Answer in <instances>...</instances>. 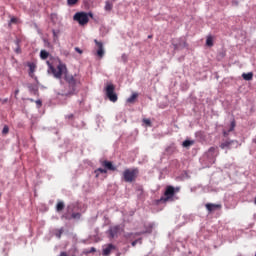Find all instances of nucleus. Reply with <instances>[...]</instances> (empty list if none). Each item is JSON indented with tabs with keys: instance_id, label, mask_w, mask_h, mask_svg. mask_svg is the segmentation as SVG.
<instances>
[{
	"instance_id": "obj_1",
	"label": "nucleus",
	"mask_w": 256,
	"mask_h": 256,
	"mask_svg": "<svg viewBox=\"0 0 256 256\" xmlns=\"http://www.w3.org/2000/svg\"><path fill=\"white\" fill-rule=\"evenodd\" d=\"M46 65H48V71L52 73L55 79H62L63 77L66 82L67 87L64 90L63 95L66 97H69V95H75L78 85H81V78H79L77 74H70L67 69V65L63 64V62H59L56 68L49 61L46 62Z\"/></svg>"
},
{
	"instance_id": "obj_2",
	"label": "nucleus",
	"mask_w": 256,
	"mask_h": 256,
	"mask_svg": "<svg viewBox=\"0 0 256 256\" xmlns=\"http://www.w3.org/2000/svg\"><path fill=\"white\" fill-rule=\"evenodd\" d=\"M139 177V168H127L122 173V179L125 183H133Z\"/></svg>"
},
{
	"instance_id": "obj_3",
	"label": "nucleus",
	"mask_w": 256,
	"mask_h": 256,
	"mask_svg": "<svg viewBox=\"0 0 256 256\" xmlns=\"http://www.w3.org/2000/svg\"><path fill=\"white\" fill-rule=\"evenodd\" d=\"M89 17L93 19V13L89 12H77L74 16L73 19L79 23L82 27L87 25L89 23Z\"/></svg>"
},
{
	"instance_id": "obj_4",
	"label": "nucleus",
	"mask_w": 256,
	"mask_h": 256,
	"mask_svg": "<svg viewBox=\"0 0 256 256\" xmlns=\"http://www.w3.org/2000/svg\"><path fill=\"white\" fill-rule=\"evenodd\" d=\"M175 197V187L167 186L164 192V197H161L158 200V203H167V201H171Z\"/></svg>"
},
{
	"instance_id": "obj_5",
	"label": "nucleus",
	"mask_w": 256,
	"mask_h": 256,
	"mask_svg": "<svg viewBox=\"0 0 256 256\" xmlns=\"http://www.w3.org/2000/svg\"><path fill=\"white\" fill-rule=\"evenodd\" d=\"M106 91V97H108L109 101L112 103H117V94L115 93V85L109 84L105 88Z\"/></svg>"
},
{
	"instance_id": "obj_6",
	"label": "nucleus",
	"mask_w": 256,
	"mask_h": 256,
	"mask_svg": "<svg viewBox=\"0 0 256 256\" xmlns=\"http://www.w3.org/2000/svg\"><path fill=\"white\" fill-rule=\"evenodd\" d=\"M239 145L237 140H225L220 144V149H237Z\"/></svg>"
},
{
	"instance_id": "obj_7",
	"label": "nucleus",
	"mask_w": 256,
	"mask_h": 256,
	"mask_svg": "<svg viewBox=\"0 0 256 256\" xmlns=\"http://www.w3.org/2000/svg\"><path fill=\"white\" fill-rule=\"evenodd\" d=\"M94 43L96 47H98V50L96 52L97 57H99V59H103V57L105 56V49L103 48V42H100L97 39H95Z\"/></svg>"
},
{
	"instance_id": "obj_8",
	"label": "nucleus",
	"mask_w": 256,
	"mask_h": 256,
	"mask_svg": "<svg viewBox=\"0 0 256 256\" xmlns=\"http://www.w3.org/2000/svg\"><path fill=\"white\" fill-rule=\"evenodd\" d=\"M120 231H121V226L120 225L110 227L109 230H108L110 238L115 239V237H117V235H119Z\"/></svg>"
},
{
	"instance_id": "obj_9",
	"label": "nucleus",
	"mask_w": 256,
	"mask_h": 256,
	"mask_svg": "<svg viewBox=\"0 0 256 256\" xmlns=\"http://www.w3.org/2000/svg\"><path fill=\"white\" fill-rule=\"evenodd\" d=\"M101 165L104 169H108V171H117V167H115L111 161L104 160L101 162Z\"/></svg>"
},
{
	"instance_id": "obj_10",
	"label": "nucleus",
	"mask_w": 256,
	"mask_h": 256,
	"mask_svg": "<svg viewBox=\"0 0 256 256\" xmlns=\"http://www.w3.org/2000/svg\"><path fill=\"white\" fill-rule=\"evenodd\" d=\"M116 247L113 244H108L106 248L103 249L102 255L110 256L112 251H115Z\"/></svg>"
},
{
	"instance_id": "obj_11",
	"label": "nucleus",
	"mask_w": 256,
	"mask_h": 256,
	"mask_svg": "<svg viewBox=\"0 0 256 256\" xmlns=\"http://www.w3.org/2000/svg\"><path fill=\"white\" fill-rule=\"evenodd\" d=\"M207 211H209V213H212V211H215V209H221V204H212V203H207L205 205Z\"/></svg>"
},
{
	"instance_id": "obj_12",
	"label": "nucleus",
	"mask_w": 256,
	"mask_h": 256,
	"mask_svg": "<svg viewBox=\"0 0 256 256\" xmlns=\"http://www.w3.org/2000/svg\"><path fill=\"white\" fill-rule=\"evenodd\" d=\"M235 127H236V122H235V120H232L231 124H230L229 130L228 131L227 130L223 131L224 137H228L229 133H231V131H235Z\"/></svg>"
},
{
	"instance_id": "obj_13",
	"label": "nucleus",
	"mask_w": 256,
	"mask_h": 256,
	"mask_svg": "<svg viewBox=\"0 0 256 256\" xmlns=\"http://www.w3.org/2000/svg\"><path fill=\"white\" fill-rule=\"evenodd\" d=\"M96 179H99V175H107V169L105 168H98L94 171Z\"/></svg>"
},
{
	"instance_id": "obj_14",
	"label": "nucleus",
	"mask_w": 256,
	"mask_h": 256,
	"mask_svg": "<svg viewBox=\"0 0 256 256\" xmlns=\"http://www.w3.org/2000/svg\"><path fill=\"white\" fill-rule=\"evenodd\" d=\"M65 209V202L64 201H58L56 204V211L57 213H61Z\"/></svg>"
},
{
	"instance_id": "obj_15",
	"label": "nucleus",
	"mask_w": 256,
	"mask_h": 256,
	"mask_svg": "<svg viewBox=\"0 0 256 256\" xmlns=\"http://www.w3.org/2000/svg\"><path fill=\"white\" fill-rule=\"evenodd\" d=\"M242 78L244 81H253V72L243 73Z\"/></svg>"
},
{
	"instance_id": "obj_16",
	"label": "nucleus",
	"mask_w": 256,
	"mask_h": 256,
	"mask_svg": "<svg viewBox=\"0 0 256 256\" xmlns=\"http://www.w3.org/2000/svg\"><path fill=\"white\" fill-rule=\"evenodd\" d=\"M172 45H173L174 49L177 50V49H181V47H187V42L186 41H183L182 43L181 42L180 43L173 42Z\"/></svg>"
},
{
	"instance_id": "obj_17",
	"label": "nucleus",
	"mask_w": 256,
	"mask_h": 256,
	"mask_svg": "<svg viewBox=\"0 0 256 256\" xmlns=\"http://www.w3.org/2000/svg\"><path fill=\"white\" fill-rule=\"evenodd\" d=\"M28 67H29V75L30 77H33V73H35V69H37V65H35V63H29Z\"/></svg>"
},
{
	"instance_id": "obj_18",
	"label": "nucleus",
	"mask_w": 256,
	"mask_h": 256,
	"mask_svg": "<svg viewBox=\"0 0 256 256\" xmlns=\"http://www.w3.org/2000/svg\"><path fill=\"white\" fill-rule=\"evenodd\" d=\"M49 58V52H47L46 50H41L40 51V59H42V61H45V59Z\"/></svg>"
},
{
	"instance_id": "obj_19",
	"label": "nucleus",
	"mask_w": 256,
	"mask_h": 256,
	"mask_svg": "<svg viewBox=\"0 0 256 256\" xmlns=\"http://www.w3.org/2000/svg\"><path fill=\"white\" fill-rule=\"evenodd\" d=\"M139 97L138 93H133L128 99L127 103H135V100Z\"/></svg>"
},
{
	"instance_id": "obj_20",
	"label": "nucleus",
	"mask_w": 256,
	"mask_h": 256,
	"mask_svg": "<svg viewBox=\"0 0 256 256\" xmlns=\"http://www.w3.org/2000/svg\"><path fill=\"white\" fill-rule=\"evenodd\" d=\"M104 9H105V11H112L113 10V2L106 1Z\"/></svg>"
},
{
	"instance_id": "obj_21",
	"label": "nucleus",
	"mask_w": 256,
	"mask_h": 256,
	"mask_svg": "<svg viewBox=\"0 0 256 256\" xmlns=\"http://www.w3.org/2000/svg\"><path fill=\"white\" fill-rule=\"evenodd\" d=\"M195 143V141L193 140H185L183 143H182V147H191V145H193Z\"/></svg>"
},
{
	"instance_id": "obj_22",
	"label": "nucleus",
	"mask_w": 256,
	"mask_h": 256,
	"mask_svg": "<svg viewBox=\"0 0 256 256\" xmlns=\"http://www.w3.org/2000/svg\"><path fill=\"white\" fill-rule=\"evenodd\" d=\"M207 47H213V36H208L206 39Z\"/></svg>"
},
{
	"instance_id": "obj_23",
	"label": "nucleus",
	"mask_w": 256,
	"mask_h": 256,
	"mask_svg": "<svg viewBox=\"0 0 256 256\" xmlns=\"http://www.w3.org/2000/svg\"><path fill=\"white\" fill-rule=\"evenodd\" d=\"M77 3H79V0H67V5H69V7H73V5H77Z\"/></svg>"
},
{
	"instance_id": "obj_24",
	"label": "nucleus",
	"mask_w": 256,
	"mask_h": 256,
	"mask_svg": "<svg viewBox=\"0 0 256 256\" xmlns=\"http://www.w3.org/2000/svg\"><path fill=\"white\" fill-rule=\"evenodd\" d=\"M65 119H67L68 121H73L75 119V115L68 114V115L65 116Z\"/></svg>"
},
{
	"instance_id": "obj_25",
	"label": "nucleus",
	"mask_w": 256,
	"mask_h": 256,
	"mask_svg": "<svg viewBox=\"0 0 256 256\" xmlns=\"http://www.w3.org/2000/svg\"><path fill=\"white\" fill-rule=\"evenodd\" d=\"M72 219H81V213H79V212L73 213L72 214Z\"/></svg>"
},
{
	"instance_id": "obj_26",
	"label": "nucleus",
	"mask_w": 256,
	"mask_h": 256,
	"mask_svg": "<svg viewBox=\"0 0 256 256\" xmlns=\"http://www.w3.org/2000/svg\"><path fill=\"white\" fill-rule=\"evenodd\" d=\"M30 91L33 92L34 95H37V93H39V90H37L36 88H34L33 86H29Z\"/></svg>"
},
{
	"instance_id": "obj_27",
	"label": "nucleus",
	"mask_w": 256,
	"mask_h": 256,
	"mask_svg": "<svg viewBox=\"0 0 256 256\" xmlns=\"http://www.w3.org/2000/svg\"><path fill=\"white\" fill-rule=\"evenodd\" d=\"M143 123H145V125H148V127H151V120L150 119H143Z\"/></svg>"
},
{
	"instance_id": "obj_28",
	"label": "nucleus",
	"mask_w": 256,
	"mask_h": 256,
	"mask_svg": "<svg viewBox=\"0 0 256 256\" xmlns=\"http://www.w3.org/2000/svg\"><path fill=\"white\" fill-rule=\"evenodd\" d=\"M17 48L15 49V53H17V55L21 54V46L19 44H17Z\"/></svg>"
},
{
	"instance_id": "obj_29",
	"label": "nucleus",
	"mask_w": 256,
	"mask_h": 256,
	"mask_svg": "<svg viewBox=\"0 0 256 256\" xmlns=\"http://www.w3.org/2000/svg\"><path fill=\"white\" fill-rule=\"evenodd\" d=\"M121 59H122L123 63H126V61L128 59L127 54H122Z\"/></svg>"
},
{
	"instance_id": "obj_30",
	"label": "nucleus",
	"mask_w": 256,
	"mask_h": 256,
	"mask_svg": "<svg viewBox=\"0 0 256 256\" xmlns=\"http://www.w3.org/2000/svg\"><path fill=\"white\" fill-rule=\"evenodd\" d=\"M61 235H63V229H60L58 233H56V237H58V239H61Z\"/></svg>"
},
{
	"instance_id": "obj_31",
	"label": "nucleus",
	"mask_w": 256,
	"mask_h": 256,
	"mask_svg": "<svg viewBox=\"0 0 256 256\" xmlns=\"http://www.w3.org/2000/svg\"><path fill=\"white\" fill-rule=\"evenodd\" d=\"M2 133H4V135H6V133H9V127L8 126H4Z\"/></svg>"
},
{
	"instance_id": "obj_32",
	"label": "nucleus",
	"mask_w": 256,
	"mask_h": 256,
	"mask_svg": "<svg viewBox=\"0 0 256 256\" xmlns=\"http://www.w3.org/2000/svg\"><path fill=\"white\" fill-rule=\"evenodd\" d=\"M35 103L36 105H38V107H41V105H43V102L41 100H36Z\"/></svg>"
},
{
	"instance_id": "obj_33",
	"label": "nucleus",
	"mask_w": 256,
	"mask_h": 256,
	"mask_svg": "<svg viewBox=\"0 0 256 256\" xmlns=\"http://www.w3.org/2000/svg\"><path fill=\"white\" fill-rule=\"evenodd\" d=\"M75 51H76L77 53H79L80 55L83 53V50H81L79 47H76V48H75Z\"/></svg>"
},
{
	"instance_id": "obj_34",
	"label": "nucleus",
	"mask_w": 256,
	"mask_h": 256,
	"mask_svg": "<svg viewBox=\"0 0 256 256\" xmlns=\"http://www.w3.org/2000/svg\"><path fill=\"white\" fill-rule=\"evenodd\" d=\"M209 152H210V153H215V147L209 148Z\"/></svg>"
},
{
	"instance_id": "obj_35",
	"label": "nucleus",
	"mask_w": 256,
	"mask_h": 256,
	"mask_svg": "<svg viewBox=\"0 0 256 256\" xmlns=\"http://www.w3.org/2000/svg\"><path fill=\"white\" fill-rule=\"evenodd\" d=\"M174 190H175V193H179V191H181V188L180 187H176V188H174Z\"/></svg>"
},
{
	"instance_id": "obj_36",
	"label": "nucleus",
	"mask_w": 256,
	"mask_h": 256,
	"mask_svg": "<svg viewBox=\"0 0 256 256\" xmlns=\"http://www.w3.org/2000/svg\"><path fill=\"white\" fill-rule=\"evenodd\" d=\"M95 251H97V250L95 249V247H92V248L90 249L89 253H95Z\"/></svg>"
},
{
	"instance_id": "obj_37",
	"label": "nucleus",
	"mask_w": 256,
	"mask_h": 256,
	"mask_svg": "<svg viewBox=\"0 0 256 256\" xmlns=\"http://www.w3.org/2000/svg\"><path fill=\"white\" fill-rule=\"evenodd\" d=\"M11 23H17V18H11Z\"/></svg>"
},
{
	"instance_id": "obj_38",
	"label": "nucleus",
	"mask_w": 256,
	"mask_h": 256,
	"mask_svg": "<svg viewBox=\"0 0 256 256\" xmlns=\"http://www.w3.org/2000/svg\"><path fill=\"white\" fill-rule=\"evenodd\" d=\"M135 245H137V240H134V241L132 242V247H135Z\"/></svg>"
},
{
	"instance_id": "obj_39",
	"label": "nucleus",
	"mask_w": 256,
	"mask_h": 256,
	"mask_svg": "<svg viewBox=\"0 0 256 256\" xmlns=\"http://www.w3.org/2000/svg\"><path fill=\"white\" fill-rule=\"evenodd\" d=\"M19 95V89L15 90V96Z\"/></svg>"
},
{
	"instance_id": "obj_40",
	"label": "nucleus",
	"mask_w": 256,
	"mask_h": 256,
	"mask_svg": "<svg viewBox=\"0 0 256 256\" xmlns=\"http://www.w3.org/2000/svg\"><path fill=\"white\" fill-rule=\"evenodd\" d=\"M28 101H31V103H33L35 100H33V98H29Z\"/></svg>"
},
{
	"instance_id": "obj_41",
	"label": "nucleus",
	"mask_w": 256,
	"mask_h": 256,
	"mask_svg": "<svg viewBox=\"0 0 256 256\" xmlns=\"http://www.w3.org/2000/svg\"><path fill=\"white\" fill-rule=\"evenodd\" d=\"M153 36H148V39H151Z\"/></svg>"
},
{
	"instance_id": "obj_42",
	"label": "nucleus",
	"mask_w": 256,
	"mask_h": 256,
	"mask_svg": "<svg viewBox=\"0 0 256 256\" xmlns=\"http://www.w3.org/2000/svg\"><path fill=\"white\" fill-rule=\"evenodd\" d=\"M254 203H255V205H256V197H255Z\"/></svg>"
},
{
	"instance_id": "obj_43",
	"label": "nucleus",
	"mask_w": 256,
	"mask_h": 256,
	"mask_svg": "<svg viewBox=\"0 0 256 256\" xmlns=\"http://www.w3.org/2000/svg\"><path fill=\"white\" fill-rule=\"evenodd\" d=\"M53 34L55 35V31H53Z\"/></svg>"
},
{
	"instance_id": "obj_44",
	"label": "nucleus",
	"mask_w": 256,
	"mask_h": 256,
	"mask_svg": "<svg viewBox=\"0 0 256 256\" xmlns=\"http://www.w3.org/2000/svg\"><path fill=\"white\" fill-rule=\"evenodd\" d=\"M121 254H117V256H120Z\"/></svg>"
},
{
	"instance_id": "obj_45",
	"label": "nucleus",
	"mask_w": 256,
	"mask_h": 256,
	"mask_svg": "<svg viewBox=\"0 0 256 256\" xmlns=\"http://www.w3.org/2000/svg\"><path fill=\"white\" fill-rule=\"evenodd\" d=\"M112 1H117V0H112Z\"/></svg>"
}]
</instances>
